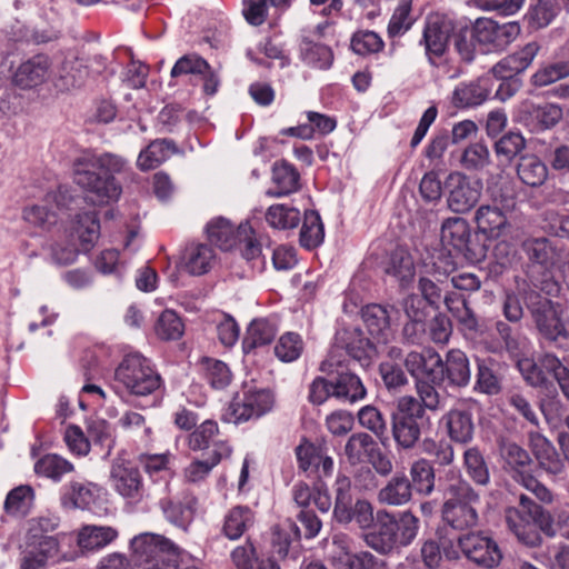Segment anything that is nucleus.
<instances>
[{
  "instance_id": "4c0bfd02",
  "label": "nucleus",
  "mask_w": 569,
  "mask_h": 569,
  "mask_svg": "<svg viewBox=\"0 0 569 569\" xmlns=\"http://www.w3.org/2000/svg\"><path fill=\"white\" fill-rule=\"evenodd\" d=\"M308 123H302L297 127H290L282 131L283 134L298 137L305 140L313 138L316 133L321 136L330 133L337 126L335 118L309 111L307 113Z\"/></svg>"
},
{
  "instance_id": "a878e982",
  "label": "nucleus",
  "mask_w": 569,
  "mask_h": 569,
  "mask_svg": "<svg viewBox=\"0 0 569 569\" xmlns=\"http://www.w3.org/2000/svg\"><path fill=\"white\" fill-rule=\"evenodd\" d=\"M505 520L508 529L522 545L533 548L542 543V537L530 517H526L518 508H507Z\"/></svg>"
},
{
  "instance_id": "bb28decb",
  "label": "nucleus",
  "mask_w": 569,
  "mask_h": 569,
  "mask_svg": "<svg viewBox=\"0 0 569 569\" xmlns=\"http://www.w3.org/2000/svg\"><path fill=\"white\" fill-rule=\"evenodd\" d=\"M550 359L559 358L552 352H543L536 360L523 356L517 359V368L527 385L532 388H543L550 383L548 378L550 373L545 367L548 361L552 362Z\"/></svg>"
},
{
  "instance_id": "72a5a7b5",
  "label": "nucleus",
  "mask_w": 569,
  "mask_h": 569,
  "mask_svg": "<svg viewBox=\"0 0 569 569\" xmlns=\"http://www.w3.org/2000/svg\"><path fill=\"white\" fill-rule=\"evenodd\" d=\"M410 489L416 495L429 497L436 490V470L433 463L426 459L415 460L409 468Z\"/></svg>"
},
{
  "instance_id": "a18cd8bd",
  "label": "nucleus",
  "mask_w": 569,
  "mask_h": 569,
  "mask_svg": "<svg viewBox=\"0 0 569 569\" xmlns=\"http://www.w3.org/2000/svg\"><path fill=\"white\" fill-rule=\"evenodd\" d=\"M118 537L117 529L109 526H84L78 536V545L88 551L99 550Z\"/></svg>"
},
{
  "instance_id": "79ce46f5",
  "label": "nucleus",
  "mask_w": 569,
  "mask_h": 569,
  "mask_svg": "<svg viewBox=\"0 0 569 569\" xmlns=\"http://www.w3.org/2000/svg\"><path fill=\"white\" fill-rule=\"evenodd\" d=\"M177 152L176 144L167 139H157L140 151L137 164L142 171L160 166L171 154Z\"/></svg>"
},
{
  "instance_id": "423d86ee",
  "label": "nucleus",
  "mask_w": 569,
  "mask_h": 569,
  "mask_svg": "<svg viewBox=\"0 0 569 569\" xmlns=\"http://www.w3.org/2000/svg\"><path fill=\"white\" fill-rule=\"evenodd\" d=\"M58 527V518L40 516L28 520L24 537V556L20 569H41L50 558H53L59 548V542L51 533Z\"/></svg>"
},
{
  "instance_id": "ddd939ff",
  "label": "nucleus",
  "mask_w": 569,
  "mask_h": 569,
  "mask_svg": "<svg viewBox=\"0 0 569 569\" xmlns=\"http://www.w3.org/2000/svg\"><path fill=\"white\" fill-rule=\"evenodd\" d=\"M495 206H480L473 217L478 232L490 240L503 237L509 230L510 223L505 211L515 209L516 198L512 193H501L495 197Z\"/></svg>"
},
{
  "instance_id": "ea45409f",
  "label": "nucleus",
  "mask_w": 569,
  "mask_h": 569,
  "mask_svg": "<svg viewBox=\"0 0 569 569\" xmlns=\"http://www.w3.org/2000/svg\"><path fill=\"white\" fill-rule=\"evenodd\" d=\"M353 506L351 480L339 473L335 482L333 519L342 525L350 523Z\"/></svg>"
},
{
  "instance_id": "f03ea898",
  "label": "nucleus",
  "mask_w": 569,
  "mask_h": 569,
  "mask_svg": "<svg viewBox=\"0 0 569 569\" xmlns=\"http://www.w3.org/2000/svg\"><path fill=\"white\" fill-rule=\"evenodd\" d=\"M129 170L124 158L109 152L96 154L84 151L72 163L74 182L92 194L99 204L119 200L122 187L116 176L126 174Z\"/></svg>"
},
{
  "instance_id": "5fc2aeb1",
  "label": "nucleus",
  "mask_w": 569,
  "mask_h": 569,
  "mask_svg": "<svg viewBox=\"0 0 569 569\" xmlns=\"http://www.w3.org/2000/svg\"><path fill=\"white\" fill-rule=\"evenodd\" d=\"M299 538L300 530L290 519H287L282 525L273 527L271 538L272 555L284 559L289 553L291 542L299 540Z\"/></svg>"
},
{
  "instance_id": "393cba45",
  "label": "nucleus",
  "mask_w": 569,
  "mask_h": 569,
  "mask_svg": "<svg viewBox=\"0 0 569 569\" xmlns=\"http://www.w3.org/2000/svg\"><path fill=\"white\" fill-rule=\"evenodd\" d=\"M197 503V497L190 492L184 493L179 500H160V507L166 519L184 531L193 521Z\"/></svg>"
},
{
  "instance_id": "c03bdc74",
  "label": "nucleus",
  "mask_w": 569,
  "mask_h": 569,
  "mask_svg": "<svg viewBox=\"0 0 569 569\" xmlns=\"http://www.w3.org/2000/svg\"><path fill=\"white\" fill-rule=\"evenodd\" d=\"M363 322L371 336L387 341L390 335V312L387 307L372 303L361 310Z\"/></svg>"
},
{
  "instance_id": "774afa93",
  "label": "nucleus",
  "mask_w": 569,
  "mask_h": 569,
  "mask_svg": "<svg viewBox=\"0 0 569 569\" xmlns=\"http://www.w3.org/2000/svg\"><path fill=\"white\" fill-rule=\"evenodd\" d=\"M559 12L558 0H537L528 12V20L532 28L541 29L549 26Z\"/></svg>"
},
{
  "instance_id": "4468645a",
  "label": "nucleus",
  "mask_w": 569,
  "mask_h": 569,
  "mask_svg": "<svg viewBox=\"0 0 569 569\" xmlns=\"http://www.w3.org/2000/svg\"><path fill=\"white\" fill-rule=\"evenodd\" d=\"M443 188L447 192L448 209L462 214L469 212L479 202L483 184L480 179L453 171L448 174Z\"/></svg>"
},
{
  "instance_id": "13d9d810",
  "label": "nucleus",
  "mask_w": 569,
  "mask_h": 569,
  "mask_svg": "<svg viewBox=\"0 0 569 569\" xmlns=\"http://www.w3.org/2000/svg\"><path fill=\"white\" fill-rule=\"evenodd\" d=\"M358 423L379 440L387 438L388 425L382 411L373 405H367L357 412Z\"/></svg>"
},
{
  "instance_id": "9d476101",
  "label": "nucleus",
  "mask_w": 569,
  "mask_h": 569,
  "mask_svg": "<svg viewBox=\"0 0 569 569\" xmlns=\"http://www.w3.org/2000/svg\"><path fill=\"white\" fill-rule=\"evenodd\" d=\"M274 403L276 397L272 389L244 382L242 390L233 396L224 409L222 418L236 425L257 420L270 412Z\"/></svg>"
},
{
  "instance_id": "aec40b11",
  "label": "nucleus",
  "mask_w": 569,
  "mask_h": 569,
  "mask_svg": "<svg viewBox=\"0 0 569 569\" xmlns=\"http://www.w3.org/2000/svg\"><path fill=\"white\" fill-rule=\"evenodd\" d=\"M188 446L192 451H207L206 456L216 455L220 447L227 450V459L232 455V447L221 438L219 426L213 420H206L188 436Z\"/></svg>"
},
{
  "instance_id": "69168bd1",
  "label": "nucleus",
  "mask_w": 569,
  "mask_h": 569,
  "mask_svg": "<svg viewBox=\"0 0 569 569\" xmlns=\"http://www.w3.org/2000/svg\"><path fill=\"white\" fill-rule=\"evenodd\" d=\"M33 498L34 490L31 486H18L8 492L3 509L10 516L26 515Z\"/></svg>"
},
{
  "instance_id": "680f3d73",
  "label": "nucleus",
  "mask_w": 569,
  "mask_h": 569,
  "mask_svg": "<svg viewBox=\"0 0 569 569\" xmlns=\"http://www.w3.org/2000/svg\"><path fill=\"white\" fill-rule=\"evenodd\" d=\"M352 539L346 533L340 532L332 536L331 560L338 569H351L355 559L360 557V551H352Z\"/></svg>"
},
{
  "instance_id": "09e8293b",
  "label": "nucleus",
  "mask_w": 569,
  "mask_h": 569,
  "mask_svg": "<svg viewBox=\"0 0 569 569\" xmlns=\"http://www.w3.org/2000/svg\"><path fill=\"white\" fill-rule=\"evenodd\" d=\"M517 174L527 186L539 187L546 181L548 169L537 156L526 154L520 157Z\"/></svg>"
},
{
  "instance_id": "864d4df0",
  "label": "nucleus",
  "mask_w": 569,
  "mask_h": 569,
  "mask_svg": "<svg viewBox=\"0 0 569 569\" xmlns=\"http://www.w3.org/2000/svg\"><path fill=\"white\" fill-rule=\"evenodd\" d=\"M496 331L503 343V349L512 359L525 355L529 340L519 330L513 329L505 321L496 322Z\"/></svg>"
},
{
  "instance_id": "6e6552de",
  "label": "nucleus",
  "mask_w": 569,
  "mask_h": 569,
  "mask_svg": "<svg viewBox=\"0 0 569 569\" xmlns=\"http://www.w3.org/2000/svg\"><path fill=\"white\" fill-rule=\"evenodd\" d=\"M429 418L413 396L400 397L391 413V432L397 448L412 450L420 442Z\"/></svg>"
},
{
  "instance_id": "0eeeda50",
  "label": "nucleus",
  "mask_w": 569,
  "mask_h": 569,
  "mask_svg": "<svg viewBox=\"0 0 569 569\" xmlns=\"http://www.w3.org/2000/svg\"><path fill=\"white\" fill-rule=\"evenodd\" d=\"M137 569H179L180 548L164 536L143 532L130 541Z\"/></svg>"
},
{
  "instance_id": "f8f14e48",
  "label": "nucleus",
  "mask_w": 569,
  "mask_h": 569,
  "mask_svg": "<svg viewBox=\"0 0 569 569\" xmlns=\"http://www.w3.org/2000/svg\"><path fill=\"white\" fill-rule=\"evenodd\" d=\"M110 480L114 491L130 505L137 506L157 496L144 486L139 468L130 461L114 460L110 470Z\"/></svg>"
},
{
  "instance_id": "20e7f679",
  "label": "nucleus",
  "mask_w": 569,
  "mask_h": 569,
  "mask_svg": "<svg viewBox=\"0 0 569 569\" xmlns=\"http://www.w3.org/2000/svg\"><path fill=\"white\" fill-rule=\"evenodd\" d=\"M441 519L455 530H469L479 525L480 495L461 477L452 478L442 492Z\"/></svg>"
},
{
  "instance_id": "39448f33",
  "label": "nucleus",
  "mask_w": 569,
  "mask_h": 569,
  "mask_svg": "<svg viewBox=\"0 0 569 569\" xmlns=\"http://www.w3.org/2000/svg\"><path fill=\"white\" fill-rule=\"evenodd\" d=\"M499 453L502 469L518 485L532 492L543 503H551L552 492L533 475L537 466L529 452L510 440L499 442Z\"/></svg>"
},
{
  "instance_id": "0e129e2a",
  "label": "nucleus",
  "mask_w": 569,
  "mask_h": 569,
  "mask_svg": "<svg viewBox=\"0 0 569 569\" xmlns=\"http://www.w3.org/2000/svg\"><path fill=\"white\" fill-rule=\"evenodd\" d=\"M346 349L348 355L363 368L369 367L378 353L375 343L361 332H357L350 338Z\"/></svg>"
},
{
  "instance_id": "f704fd0d",
  "label": "nucleus",
  "mask_w": 569,
  "mask_h": 569,
  "mask_svg": "<svg viewBox=\"0 0 569 569\" xmlns=\"http://www.w3.org/2000/svg\"><path fill=\"white\" fill-rule=\"evenodd\" d=\"M273 188L267 191L270 197H283L296 192L300 188L298 170L286 160L276 161L272 167Z\"/></svg>"
},
{
  "instance_id": "bf43d9fd",
  "label": "nucleus",
  "mask_w": 569,
  "mask_h": 569,
  "mask_svg": "<svg viewBox=\"0 0 569 569\" xmlns=\"http://www.w3.org/2000/svg\"><path fill=\"white\" fill-rule=\"evenodd\" d=\"M300 53L305 62L319 69L329 68L333 61V52L328 46L308 38L302 39Z\"/></svg>"
},
{
  "instance_id": "c9c22d12",
  "label": "nucleus",
  "mask_w": 569,
  "mask_h": 569,
  "mask_svg": "<svg viewBox=\"0 0 569 569\" xmlns=\"http://www.w3.org/2000/svg\"><path fill=\"white\" fill-rule=\"evenodd\" d=\"M251 231L246 224H240L237 229L224 218L211 220L207 227L209 240L222 250H230L234 244L241 242L242 233Z\"/></svg>"
},
{
  "instance_id": "dca6fc26",
  "label": "nucleus",
  "mask_w": 569,
  "mask_h": 569,
  "mask_svg": "<svg viewBox=\"0 0 569 569\" xmlns=\"http://www.w3.org/2000/svg\"><path fill=\"white\" fill-rule=\"evenodd\" d=\"M458 547L469 561L483 568H495L502 559L497 541L482 531L460 536Z\"/></svg>"
},
{
  "instance_id": "f257e3e1",
  "label": "nucleus",
  "mask_w": 569,
  "mask_h": 569,
  "mask_svg": "<svg viewBox=\"0 0 569 569\" xmlns=\"http://www.w3.org/2000/svg\"><path fill=\"white\" fill-rule=\"evenodd\" d=\"M529 283L520 288V298L540 339L557 348L561 341L569 340L566 323L567 309L559 301L550 299L559 291V284L552 276L545 273L538 279L532 271L528 272Z\"/></svg>"
},
{
  "instance_id": "4d7b16f0",
  "label": "nucleus",
  "mask_w": 569,
  "mask_h": 569,
  "mask_svg": "<svg viewBox=\"0 0 569 569\" xmlns=\"http://www.w3.org/2000/svg\"><path fill=\"white\" fill-rule=\"evenodd\" d=\"M73 465L56 453H48L34 463V472L38 476L59 481L63 475L73 471Z\"/></svg>"
},
{
  "instance_id": "5701e85b",
  "label": "nucleus",
  "mask_w": 569,
  "mask_h": 569,
  "mask_svg": "<svg viewBox=\"0 0 569 569\" xmlns=\"http://www.w3.org/2000/svg\"><path fill=\"white\" fill-rule=\"evenodd\" d=\"M216 262V251L208 243H189L182 251L179 267L192 276L210 271Z\"/></svg>"
},
{
  "instance_id": "de8ad7c7",
  "label": "nucleus",
  "mask_w": 569,
  "mask_h": 569,
  "mask_svg": "<svg viewBox=\"0 0 569 569\" xmlns=\"http://www.w3.org/2000/svg\"><path fill=\"white\" fill-rule=\"evenodd\" d=\"M377 442L369 433L359 431L352 433L345 445V456L350 465H358L369 458Z\"/></svg>"
},
{
  "instance_id": "a19ab883",
  "label": "nucleus",
  "mask_w": 569,
  "mask_h": 569,
  "mask_svg": "<svg viewBox=\"0 0 569 569\" xmlns=\"http://www.w3.org/2000/svg\"><path fill=\"white\" fill-rule=\"evenodd\" d=\"M489 79H478L469 83H462L453 91V107H478L489 96Z\"/></svg>"
},
{
  "instance_id": "7c9ffc66",
  "label": "nucleus",
  "mask_w": 569,
  "mask_h": 569,
  "mask_svg": "<svg viewBox=\"0 0 569 569\" xmlns=\"http://www.w3.org/2000/svg\"><path fill=\"white\" fill-rule=\"evenodd\" d=\"M443 381L452 387L463 388L470 382V366L467 355L459 349H451L442 359Z\"/></svg>"
},
{
  "instance_id": "4be33fe9",
  "label": "nucleus",
  "mask_w": 569,
  "mask_h": 569,
  "mask_svg": "<svg viewBox=\"0 0 569 569\" xmlns=\"http://www.w3.org/2000/svg\"><path fill=\"white\" fill-rule=\"evenodd\" d=\"M441 422L445 423L447 433L453 442L467 445L472 440L475 423L472 412L466 403H459L451 408L442 416Z\"/></svg>"
},
{
  "instance_id": "f3484780",
  "label": "nucleus",
  "mask_w": 569,
  "mask_h": 569,
  "mask_svg": "<svg viewBox=\"0 0 569 569\" xmlns=\"http://www.w3.org/2000/svg\"><path fill=\"white\" fill-rule=\"evenodd\" d=\"M520 34L517 22L499 23L492 19L479 18L473 23V36L483 51L505 50Z\"/></svg>"
},
{
  "instance_id": "7ed1b4c3",
  "label": "nucleus",
  "mask_w": 569,
  "mask_h": 569,
  "mask_svg": "<svg viewBox=\"0 0 569 569\" xmlns=\"http://www.w3.org/2000/svg\"><path fill=\"white\" fill-rule=\"evenodd\" d=\"M420 520L412 511L390 512L379 509L376 513L373 529L365 535L368 547L380 555L410 546L417 538Z\"/></svg>"
},
{
  "instance_id": "c756f323",
  "label": "nucleus",
  "mask_w": 569,
  "mask_h": 569,
  "mask_svg": "<svg viewBox=\"0 0 569 569\" xmlns=\"http://www.w3.org/2000/svg\"><path fill=\"white\" fill-rule=\"evenodd\" d=\"M101 488L90 481H71L63 488L61 503L68 509H86L100 496Z\"/></svg>"
},
{
  "instance_id": "58836bf2",
  "label": "nucleus",
  "mask_w": 569,
  "mask_h": 569,
  "mask_svg": "<svg viewBox=\"0 0 569 569\" xmlns=\"http://www.w3.org/2000/svg\"><path fill=\"white\" fill-rule=\"evenodd\" d=\"M169 452L166 453H140L137 457L139 466L144 472L154 480L161 481L162 491L167 492L169 489V479L171 478Z\"/></svg>"
},
{
  "instance_id": "e433bc0d",
  "label": "nucleus",
  "mask_w": 569,
  "mask_h": 569,
  "mask_svg": "<svg viewBox=\"0 0 569 569\" xmlns=\"http://www.w3.org/2000/svg\"><path fill=\"white\" fill-rule=\"evenodd\" d=\"M412 496L409 478L397 473L378 491L377 500L380 505L400 507L409 503Z\"/></svg>"
},
{
  "instance_id": "49530a36",
  "label": "nucleus",
  "mask_w": 569,
  "mask_h": 569,
  "mask_svg": "<svg viewBox=\"0 0 569 569\" xmlns=\"http://www.w3.org/2000/svg\"><path fill=\"white\" fill-rule=\"evenodd\" d=\"M451 31H453L450 23L445 21H429L423 31V41L428 52L436 56H441L450 39Z\"/></svg>"
},
{
  "instance_id": "cd10ccee",
  "label": "nucleus",
  "mask_w": 569,
  "mask_h": 569,
  "mask_svg": "<svg viewBox=\"0 0 569 569\" xmlns=\"http://www.w3.org/2000/svg\"><path fill=\"white\" fill-rule=\"evenodd\" d=\"M254 523L256 512L248 506L238 505L226 512L221 533L230 540H238L247 535Z\"/></svg>"
},
{
  "instance_id": "338daca9",
  "label": "nucleus",
  "mask_w": 569,
  "mask_h": 569,
  "mask_svg": "<svg viewBox=\"0 0 569 569\" xmlns=\"http://www.w3.org/2000/svg\"><path fill=\"white\" fill-rule=\"evenodd\" d=\"M87 431L89 441L104 449V457L110 456L116 446V436L111 425L104 419H93L89 422Z\"/></svg>"
},
{
  "instance_id": "9b49d317",
  "label": "nucleus",
  "mask_w": 569,
  "mask_h": 569,
  "mask_svg": "<svg viewBox=\"0 0 569 569\" xmlns=\"http://www.w3.org/2000/svg\"><path fill=\"white\" fill-rule=\"evenodd\" d=\"M441 241L452 247L463 258L476 263L485 259L486 246L472 238L468 221L461 217H449L441 224Z\"/></svg>"
},
{
  "instance_id": "2eb2a0df",
  "label": "nucleus",
  "mask_w": 569,
  "mask_h": 569,
  "mask_svg": "<svg viewBox=\"0 0 569 569\" xmlns=\"http://www.w3.org/2000/svg\"><path fill=\"white\" fill-rule=\"evenodd\" d=\"M340 360L330 352L320 363V371L332 377L333 398L348 403H356L367 397V388L359 376L349 370H338Z\"/></svg>"
},
{
  "instance_id": "3c124183",
  "label": "nucleus",
  "mask_w": 569,
  "mask_h": 569,
  "mask_svg": "<svg viewBox=\"0 0 569 569\" xmlns=\"http://www.w3.org/2000/svg\"><path fill=\"white\" fill-rule=\"evenodd\" d=\"M200 369L204 380L213 389H224L232 381V372L230 368L221 360L204 357L200 361Z\"/></svg>"
},
{
  "instance_id": "603ef678",
  "label": "nucleus",
  "mask_w": 569,
  "mask_h": 569,
  "mask_svg": "<svg viewBox=\"0 0 569 569\" xmlns=\"http://www.w3.org/2000/svg\"><path fill=\"white\" fill-rule=\"evenodd\" d=\"M89 76L88 67L80 60L63 62L60 74L56 81V87L60 91H69L81 88Z\"/></svg>"
},
{
  "instance_id": "e2e57ef3",
  "label": "nucleus",
  "mask_w": 569,
  "mask_h": 569,
  "mask_svg": "<svg viewBox=\"0 0 569 569\" xmlns=\"http://www.w3.org/2000/svg\"><path fill=\"white\" fill-rule=\"evenodd\" d=\"M463 465L468 476L479 486H487L490 481V473L485 458L477 447L467 449L463 453Z\"/></svg>"
},
{
  "instance_id": "412c9836",
  "label": "nucleus",
  "mask_w": 569,
  "mask_h": 569,
  "mask_svg": "<svg viewBox=\"0 0 569 569\" xmlns=\"http://www.w3.org/2000/svg\"><path fill=\"white\" fill-rule=\"evenodd\" d=\"M528 442L540 469L548 475L559 476L565 472L566 465L555 446L540 432L529 431Z\"/></svg>"
},
{
  "instance_id": "052dcab7",
  "label": "nucleus",
  "mask_w": 569,
  "mask_h": 569,
  "mask_svg": "<svg viewBox=\"0 0 569 569\" xmlns=\"http://www.w3.org/2000/svg\"><path fill=\"white\" fill-rule=\"evenodd\" d=\"M325 237L323 224L319 213L315 210L305 212L300 230V243L302 247L312 249L319 246Z\"/></svg>"
},
{
  "instance_id": "473e14b6",
  "label": "nucleus",
  "mask_w": 569,
  "mask_h": 569,
  "mask_svg": "<svg viewBox=\"0 0 569 569\" xmlns=\"http://www.w3.org/2000/svg\"><path fill=\"white\" fill-rule=\"evenodd\" d=\"M277 326L266 318L253 319L242 340V350L246 355L256 353V350L269 346L276 335Z\"/></svg>"
},
{
  "instance_id": "6e6d98bb",
  "label": "nucleus",
  "mask_w": 569,
  "mask_h": 569,
  "mask_svg": "<svg viewBox=\"0 0 569 569\" xmlns=\"http://www.w3.org/2000/svg\"><path fill=\"white\" fill-rule=\"evenodd\" d=\"M267 223L278 230H289L298 227L301 217L300 211L295 207L277 203L268 208L266 212Z\"/></svg>"
},
{
  "instance_id": "8fccbe9b",
  "label": "nucleus",
  "mask_w": 569,
  "mask_h": 569,
  "mask_svg": "<svg viewBox=\"0 0 569 569\" xmlns=\"http://www.w3.org/2000/svg\"><path fill=\"white\" fill-rule=\"evenodd\" d=\"M220 449L216 455H209L204 459L192 460L183 470L184 480L190 483L204 481L212 469L227 459V450L223 447H220Z\"/></svg>"
},
{
  "instance_id": "a211bd4d",
  "label": "nucleus",
  "mask_w": 569,
  "mask_h": 569,
  "mask_svg": "<svg viewBox=\"0 0 569 569\" xmlns=\"http://www.w3.org/2000/svg\"><path fill=\"white\" fill-rule=\"evenodd\" d=\"M521 249L532 266L538 264L543 268L540 279L545 273L552 276L550 268L561 259L562 253L559 241L546 237H529L522 241Z\"/></svg>"
},
{
  "instance_id": "b1692460",
  "label": "nucleus",
  "mask_w": 569,
  "mask_h": 569,
  "mask_svg": "<svg viewBox=\"0 0 569 569\" xmlns=\"http://www.w3.org/2000/svg\"><path fill=\"white\" fill-rule=\"evenodd\" d=\"M540 50L537 41H531L517 52L503 58L493 68V74L502 80L511 79L513 76L525 71L532 62Z\"/></svg>"
},
{
  "instance_id": "c85d7f7f",
  "label": "nucleus",
  "mask_w": 569,
  "mask_h": 569,
  "mask_svg": "<svg viewBox=\"0 0 569 569\" xmlns=\"http://www.w3.org/2000/svg\"><path fill=\"white\" fill-rule=\"evenodd\" d=\"M50 68L48 56L39 53L22 62L12 77V81L20 88H32L42 83Z\"/></svg>"
},
{
  "instance_id": "6ab92c4d",
  "label": "nucleus",
  "mask_w": 569,
  "mask_h": 569,
  "mask_svg": "<svg viewBox=\"0 0 569 569\" xmlns=\"http://www.w3.org/2000/svg\"><path fill=\"white\" fill-rule=\"evenodd\" d=\"M441 366V356L431 348L425 349L422 352L411 351L405 358V367L415 380L426 379L432 383H442Z\"/></svg>"
},
{
  "instance_id": "37998d69",
  "label": "nucleus",
  "mask_w": 569,
  "mask_h": 569,
  "mask_svg": "<svg viewBox=\"0 0 569 569\" xmlns=\"http://www.w3.org/2000/svg\"><path fill=\"white\" fill-rule=\"evenodd\" d=\"M73 233L78 237L84 251H89L100 237V222L96 211L78 213L72 224Z\"/></svg>"
},
{
  "instance_id": "2f4dec72",
  "label": "nucleus",
  "mask_w": 569,
  "mask_h": 569,
  "mask_svg": "<svg viewBox=\"0 0 569 569\" xmlns=\"http://www.w3.org/2000/svg\"><path fill=\"white\" fill-rule=\"evenodd\" d=\"M501 365L492 358L477 360L475 391L496 396L502 390Z\"/></svg>"
},
{
  "instance_id": "1a4fd4ad",
  "label": "nucleus",
  "mask_w": 569,
  "mask_h": 569,
  "mask_svg": "<svg viewBox=\"0 0 569 569\" xmlns=\"http://www.w3.org/2000/svg\"><path fill=\"white\" fill-rule=\"evenodd\" d=\"M114 380L136 397L156 396L163 388L161 376L140 353H129L114 371Z\"/></svg>"
}]
</instances>
